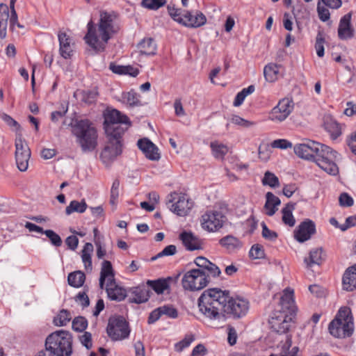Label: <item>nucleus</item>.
<instances>
[{"mask_svg": "<svg viewBox=\"0 0 356 356\" xmlns=\"http://www.w3.org/2000/svg\"><path fill=\"white\" fill-rule=\"evenodd\" d=\"M198 307L204 317L212 321L224 320L227 317L239 319L248 313L250 302L240 296H230L229 291L210 288L198 298Z\"/></svg>", "mask_w": 356, "mask_h": 356, "instance_id": "nucleus-1", "label": "nucleus"}, {"mask_svg": "<svg viewBox=\"0 0 356 356\" xmlns=\"http://www.w3.org/2000/svg\"><path fill=\"white\" fill-rule=\"evenodd\" d=\"M130 126L129 118L116 109L104 113V128L108 142L100 154L104 163H108L121 154L122 136Z\"/></svg>", "mask_w": 356, "mask_h": 356, "instance_id": "nucleus-2", "label": "nucleus"}, {"mask_svg": "<svg viewBox=\"0 0 356 356\" xmlns=\"http://www.w3.org/2000/svg\"><path fill=\"white\" fill-rule=\"evenodd\" d=\"M117 18L118 15L113 11H100L98 23L95 24L90 20L87 24L85 42L96 52L104 51L109 40L120 29L115 23Z\"/></svg>", "mask_w": 356, "mask_h": 356, "instance_id": "nucleus-3", "label": "nucleus"}, {"mask_svg": "<svg viewBox=\"0 0 356 356\" xmlns=\"http://www.w3.org/2000/svg\"><path fill=\"white\" fill-rule=\"evenodd\" d=\"M278 307L273 312L268 323L273 331L285 334L289 330L297 310L293 289L286 288L283 291Z\"/></svg>", "mask_w": 356, "mask_h": 356, "instance_id": "nucleus-4", "label": "nucleus"}, {"mask_svg": "<svg viewBox=\"0 0 356 356\" xmlns=\"http://www.w3.org/2000/svg\"><path fill=\"white\" fill-rule=\"evenodd\" d=\"M99 287L105 289L108 298L112 300L122 301L127 296L125 289L119 285L115 279V274L111 263L104 261L102 265Z\"/></svg>", "mask_w": 356, "mask_h": 356, "instance_id": "nucleus-5", "label": "nucleus"}, {"mask_svg": "<svg viewBox=\"0 0 356 356\" xmlns=\"http://www.w3.org/2000/svg\"><path fill=\"white\" fill-rule=\"evenodd\" d=\"M328 330L330 334L335 338L344 339L350 337L354 330L350 309L346 306L340 307L334 318L330 323Z\"/></svg>", "mask_w": 356, "mask_h": 356, "instance_id": "nucleus-6", "label": "nucleus"}, {"mask_svg": "<svg viewBox=\"0 0 356 356\" xmlns=\"http://www.w3.org/2000/svg\"><path fill=\"white\" fill-rule=\"evenodd\" d=\"M72 133L83 151L91 152L97 145V132L89 120H81L72 126Z\"/></svg>", "mask_w": 356, "mask_h": 356, "instance_id": "nucleus-7", "label": "nucleus"}, {"mask_svg": "<svg viewBox=\"0 0 356 356\" xmlns=\"http://www.w3.org/2000/svg\"><path fill=\"white\" fill-rule=\"evenodd\" d=\"M45 349L54 356H71L72 337L67 331L59 330L49 334L45 340Z\"/></svg>", "mask_w": 356, "mask_h": 356, "instance_id": "nucleus-8", "label": "nucleus"}, {"mask_svg": "<svg viewBox=\"0 0 356 356\" xmlns=\"http://www.w3.org/2000/svg\"><path fill=\"white\" fill-rule=\"evenodd\" d=\"M337 154V152L330 147L322 144L314 161L327 173L335 175L339 172L338 166L336 164Z\"/></svg>", "mask_w": 356, "mask_h": 356, "instance_id": "nucleus-9", "label": "nucleus"}, {"mask_svg": "<svg viewBox=\"0 0 356 356\" xmlns=\"http://www.w3.org/2000/svg\"><path fill=\"white\" fill-rule=\"evenodd\" d=\"M106 332L112 341H122L129 338L131 329L123 316H115L109 318Z\"/></svg>", "mask_w": 356, "mask_h": 356, "instance_id": "nucleus-10", "label": "nucleus"}, {"mask_svg": "<svg viewBox=\"0 0 356 356\" xmlns=\"http://www.w3.org/2000/svg\"><path fill=\"white\" fill-rule=\"evenodd\" d=\"M209 280L206 272L202 269H191L186 272L181 284L185 290L194 291L204 288Z\"/></svg>", "mask_w": 356, "mask_h": 356, "instance_id": "nucleus-11", "label": "nucleus"}, {"mask_svg": "<svg viewBox=\"0 0 356 356\" xmlns=\"http://www.w3.org/2000/svg\"><path fill=\"white\" fill-rule=\"evenodd\" d=\"M15 157L17 168L21 172H25L29 167V161L31 158V149L23 138L21 133H17L15 139Z\"/></svg>", "mask_w": 356, "mask_h": 356, "instance_id": "nucleus-12", "label": "nucleus"}, {"mask_svg": "<svg viewBox=\"0 0 356 356\" xmlns=\"http://www.w3.org/2000/svg\"><path fill=\"white\" fill-rule=\"evenodd\" d=\"M169 208L179 216H186L193 207V202L185 193L173 192L168 196Z\"/></svg>", "mask_w": 356, "mask_h": 356, "instance_id": "nucleus-13", "label": "nucleus"}, {"mask_svg": "<svg viewBox=\"0 0 356 356\" xmlns=\"http://www.w3.org/2000/svg\"><path fill=\"white\" fill-rule=\"evenodd\" d=\"M226 220V216L221 211L210 210L202 216L201 225L203 229L215 232L222 227Z\"/></svg>", "mask_w": 356, "mask_h": 356, "instance_id": "nucleus-14", "label": "nucleus"}, {"mask_svg": "<svg viewBox=\"0 0 356 356\" xmlns=\"http://www.w3.org/2000/svg\"><path fill=\"white\" fill-rule=\"evenodd\" d=\"M293 110V103L288 98H283L272 108L268 114V120L282 122L285 120Z\"/></svg>", "mask_w": 356, "mask_h": 356, "instance_id": "nucleus-15", "label": "nucleus"}, {"mask_svg": "<svg viewBox=\"0 0 356 356\" xmlns=\"http://www.w3.org/2000/svg\"><path fill=\"white\" fill-rule=\"evenodd\" d=\"M321 145L322 143L316 141L307 140L304 143L296 145L293 150L298 157L314 161L316 154L319 152Z\"/></svg>", "mask_w": 356, "mask_h": 356, "instance_id": "nucleus-16", "label": "nucleus"}, {"mask_svg": "<svg viewBox=\"0 0 356 356\" xmlns=\"http://www.w3.org/2000/svg\"><path fill=\"white\" fill-rule=\"evenodd\" d=\"M316 225L310 219H305L297 227L294 232L295 238L300 243L309 240L316 233Z\"/></svg>", "mask_w": 356, "mask_h": 356, "instance_id": "nucleus-17", "label": "nucleus"}, {"mask_svg": "<svg viewBox=\"0 0 356 356\" xmlns=\"http://www.w3.org/2000/svg\"><path fill=\"white\" fill-rule=\"evenodd\" d=\"M59 42V54L65 59H70L74 54V43L70 35L65 32L58 33Z\"/></svg>", "mask_w": 356, "mask_h": 356, "instance_id": "nucleus-18", "label": "nucleus"}, {"mask_svg": "<svg viewBox=\"0 0 356 356\" xmlns=\"http://www.w3.org/2000/svg\"><path fill=\"white\" fill-rule=\"evenodd\" d=\"M352 13H348L343 15L339 24L338 37L342 40H349L354 37L355 30L351 24Z\"/></svg>", "mask_w": 356, "mask_h": 356, "instance_id": "nucleus-19", "label": "nucleus"}, {"mask_svg": "<svg viewBox=\"0 0 356 356\" xmlns=\"http://www.w3.org/2000/svg\"><path fill=\"white\" fill-rule=\"evenodd\" d=\"M277 353H272L269 356H300L299 347L292 346V337L287 335L285 341H282L277 346Z\"/></svg>", "mask_w": 356, "mask_h": 356, "instance_id": "nucleus-20", "label": "nucleus"}, {"mask_svg": "<svg viewBox=\"0 0 356 356\" xmlns=\"http://www.w3.org/2000/svg\"><path fill=\"white\" fill-rule=\"evenodd\" d=\"M184 20L182 25L188 28H198L204 25L207 22L206 16L200 11H196L194 14L190 11H186L183 14Z\"/></svg>", "mask_w": 356, "mask_h": 356, "instance_id": "nucleus-21", "label": "nucleus"}, {"mask_svg": "<svg viewBox=\"0 0 356 356\" xmlns=\"http://www.w3.org/2000/svg\"><path fill=\"white\" fill-rule=\"evenodd\" d=\"M137 145L149 160L158 161L160 159L158 147L149 139L146 138L140 139L138 140Z\"/></svg>", "mask_w": 356, "mask_h": 356, "instance_id": "nucleus-22", "label": "nucleus"}, {"mask_svg": "<svg viewBox=\"0 0 356 356\" xmlns=\"http://www.w3.org/2000/svg\"><path fill=\"white\" fill-rule=\"evenodd\" d=\"M343 289L348 291L356 289V264L345 271L342 278Z\"/></svg>", "mask_w": 356, "mask_h": 356, "instance_id": "nucleus-23", "label": "nucleus"}, {"mask_svg": "<svg viewBox=\"0 0 356 356\" xmlns=\"http://www.w3.org/2000/svg\"><path fill=\"white\" fill-rule=\"evenodd\" d=\"M129 300L137 304L145 302L149 298V292L145 286L134 287L130 291Z\"/></svg>", "mask_w": 356, "mask_h": 356, "instance_id": "nucleus-24", "label": "nucleus"}, {"mask_svg": "<svg viewBox=\"0 0 356 356\" xmlns=\"http://www.w3.org/2000/svg\"><path fill=\"white\" fill-rule=\"evenodd\" d=\"M184 247L190 251L199 250L202 248L200 241L191 232H184L179 235Z\"/></svg>", "mask_w": 356, "mask_h": 356, "instance_id": "nucleus-25", "label": "nucleus"}, {"mask_svg": "<svg viewBox=\"0 0 356 356\" xmlns=\"http://www.w3.org/2000/svg\"><path fill=\"white\" fill-rule=\"evenodd\" d=\"M324 129L332 140L337 139L342 134L341 124L330 117L324 119Z\"/></svg>", "mask_w": 356, "mask_h": 356, "instance_id": "nucleus-26", "label": "nucleus"}, {"mask_svg": "<svg viewBox=\"0 0 356 356\" xmlns=\"http://www.w3.org/2000/svg\"><path fill=\"white\" fill-rule=\"evenodd\" d=\"M266 199L264 204L265 213L268 216H272L277 211V207L281 203L280 200L271 192H268L266 194Z\"/></svg>", "mask_w": 356, "mask_h": 356, "instance_id": "nucleus-27", "label": "nucleus"}, {"mask_svg": "<svg viewBox=\"0 0 356 356\" xmlns=\"http://www.w3.org/2000/svg\"><path fill=\"white\" fill-rule=\"evenodd\" d=\"M296 204L293 202L287 203L284 207L282 208L281 212L282 214V222L290 227H293L296 224V218L293 215V211L295 209Z\"/></svg>", "mask_w": 356, "mask_h": 356, "instance_id": "nucleus-28", "label": "nucleus"}, {"mask_svg": "<svg viewBox=\"0 0 356 356\" xmlns=\"http://www.w3.org/2000/svg\"><path fill=\"white\" fill-rule=\"evenodd\" d=\"M209 147L213 156L216 159L223 160L229 152V147L218 140L211 142Z\"/></svg>", "mask_w": 356, "mask_h": 356, "instance_id": "nucleus-29", "label": "nucleus"}, {"mask_svg": "<svg viewBox=\"0 0 356 356\" xmlns=\"http://www.w3.org/2000/svg\"><path fill=\"white\" fill-rule=\"evenodd\" d=\"M138 49L141 54L154 55L156 53V44L152 38H145L138 44Z\"/></svg>", "mask_w": 356, "mask_h": 356, "instance_id": "nucleus-30", "label": "nucleus"}, {"mask_svg": "<svg viewBox=\"0 0 356 356\" xmlns=\"http://www.w3.org/2000/svg\"><path fill=\"white\" fill-rule=\"evenodd\" d=\"M9 7L4 3H0V38L6 36L8 21L9 18Z\"/></svg>", "mask_w": 356, "mask_h": 356, "instance_id": "nucleus-31", "label": "nucleus"}, {"mask_svg": "<svg viewBox=\"0 0 356 356\" xmlns=\"http://www.w3.org/2000/svg\"><path fill=\"white\" fill-rule=\"evenodd\" d=\"M307 267H312L313 265H320L323 261V249L321 248L312 249L309 257L304 260Z\"/></svg>", "mask_w": 356, "mask_h": 356, "instance_id": "nucleus-32", "label": "nucleus"}, {"mask_svg": "<svg viewBox=\"0 0 356 356\" xmlns=\"http://www.w3.org/2000/svg\"><path fill=\"white\" fill-rule=\"evenodd\" d=\"M139 97V95L131 90L122 94V102L131 107L137 106L140 105Z\"/></svg>", "mask_w": 356, "mask_h": 356, "instance_id": "nucleus-33", "label": "nucleus"}, {"mask_svg": "<svg viewBox=\"0 0 356 356\" xmlns=\"http://www.w3.org/2000/svg\"><path fill=\"white\" fill-rule=\"evenodd\" d=\"M94 248L91 243H86L81 251V259L86 270L92 269L91 254Z\"/></svg>", "mask_w": 356, "mask_h": 356, "instance_id": "nucleus-34", "label": "nucleus"}, {"mask_svg": "<svg viewBox=\"0 0 356 356\" xmlns=\"http://www.w3.org/2000/svg\"><path fill=\"white\" fill-rule=\"evenodd\" d=\"M86 280V275L81 271L70 273L67 277L68 284L73 287L79 288L83 286Z\"/></svg>", "mask_w": 356, "mask_h": 356, "instance_id": "nucleus-35", "label": "nucleus"}, {"mask_svg": "<svg viewBox=\"0 0 356 356\" xmlns=\"http://www.w3.org/2000/svg\"><path fill=\"white\" fill-rule=\"evenodd\" d=\"M264 74L267 81L274 82L278 77L279 65L275 63L266 65L264 69Z\"/></svg>", "mask_w": 356, "mask_h": 356, "instance_id": "nucleus-36", "label": "nucleus"}, {"mask_svg": "<svg viewBox=\"0 0 356 356\" xmlns=\"http://www.w3.org/2000/svg\"><path fill=\"white\" fill-rule=\"evenodd\" d=\"M86 209L87 204L85 200H82L81 202L72 200L70 202L69 206L66 207L65 213L67 215H70L73 212L82 213L86 211Z\"/></svg>", "mask_w": 356, "mask_h": 356, "instance_id": "nucleus-37", "label": "nucleus"}, {"mask_svg": "<svg viewBox=\"0 0 356 356\" xmlns=\"http://www.w3.org/2000/svg\"><path fill=\"white\" fill-rule=\"evenodd\" d=\"M147 284L158 294L163 293L169 286L168 280L165 279L148 280Z\"/></svg>", "mask_w": 356, "mask_h": 356, "instance_id": "nucleus-38", "label": "nucleus"}, {"mask_svg": "<svg viewBox=\"0 0 356 356\" xmlns=\"http://www.w3.org/2000/svg\"><path fill=\"white\" fill-rule=\"evenodd\" d=\"M72 319L70 312L66 309H62L59 312L56 316L54 318V323L56 326H65Z\"/></svg>", "mask_w": 356, "mask_h": 356, "instance_id": "nucleus-39", "label": "nucleus"}, {"mask_svg": "<svg viewBox=\"0 0 356 356\" xmlns=\"http://www.w3.org/2000/svg\"><path fill=\"white\" fill-rule=\"evenodd\" d=\"M255 88L253 85L249 86L248 88H243L241 91L237 93V95L235 97L234 101V106H241L245 97L252 94L254 91Z\"/></svg>", "mask_w": 356, "mask_h": 356, "instance_id": "nucleus-40", "label": "nucleus"}, {"mask_svg": "<svg viewBox=\"0 0 356 356\" xmlns=\"http://www.w3.org/2000/svg\"><path fill=\"white\" fill-rule=\"evenodd\" d=\"M220 244L228 250H233L240 247V241L236 237L227 236L220 240Z\"/></svg>", "mask_w": 356, "mask_h": 356, "instance_id": "nucleus-41", "label": "nucleus"}, {"mask_svg": "<svg viewBox=\"0 0 356 356\" xmlns=\"http://www.w3.org/2000/svg\"><path fill=\"white\" fill-rule=\"evenodd\" d=\"M263 185H268L271 188H276L280 186L278 177L273 172L267 171L262 179Z\"/></svg>", "mask_w": 356, "mask_h": 356, "instance_id": "nucleus-42", "label": "nucleus"}, {"mask_svg": "<svg viewBox=\"0 0 356 356\" xmlns=\"http://www.w3.org/2000/svg\"><path fill=\"white\" fill-rule=\"evenodd\" d=\"M194 340L195 337L193 334H186L181 341H179L175 344V350L177 352L182 351L184 349L188 348Z\"/></svg>", "mask_w": 356, "mask_h": 356, "instance_id": "nucleus-43", "label": "nucleus"}, {"mask_svg": "<svg viewBox=\"0 0 356 356\" xmlns=\"http://www.w3.org/2000/svg\"><path fill=\"white\" fill-rule=\"evenodd\" d=\"M168 12L170 16L177 22L182 24L184 20V16L181 13V9L175 8V6L168 5Z\"/></svg>", "mask_w": 356, "mask_h": 356, "instance_id": "nucleus-44", "label": "nucleus"}, {"mask_svg": "<svg viewBox=\"0 0 356 356\" xmlns=\"http://www.w3.org/2000/svg\"><path fill=\"white\" fill-rule=\"evenodd\" d=\"M166 3L165 0H143L142 6L150 10H158Z\"/></svg>", "mask_w": 356, "mask_h": 356, "instance_id": "nucleus-45", "label": "nucleus"}, {"mask_svg": "<svg viewBox=\"0 0 356 356\" xmlns=\"http://www.w3.org/2000/svg\"><path fill=\"white\" fill-rule=\"evenodd\" d=\"M119 188L120 181L118 179L114 180L111 188L110 204L112 205H115L118 202L119 197Z\"/></svg>", "mask_w": 356, "mask_h": 356, "instance_id": "nucleus-46", "label": "nucleus"}, {"mask_svg": "<svg viewBox=\"0 0 356 356\" xmlns=\"http://www.w3.org/2000/svg\"><path fill=\"white\" fill-rule=\"evenodd\" d=\"M88 326L87 320L82 316L76 317L72 321V328L77 332H82Z\"/></svg>", "mask_w": 356, "mask_h": 356, "instance_id": "nucleus-47", "label": "nucleus"}, {"mask_svg": "<svg viewBox=\"0 0 356 356\" xmlns=\"http://www.w3.org/2000/svg\"><path fill=\"white\" fill-rule=\"evenodd\" d=\"M250 257L252 259H261L264 257V250L261 245H253L249 252Z\"/></svg>", "mask_w": 356, "mask_h": 356, "instance_id": "nucleus-48", "label": "nucleus"}, {"mask_svg": "<svg viewBox=\"0 0 356 356\" xmlns=\"http://www.w3.org/2000/svg\"><path fill=\"white\" fill-rule=\"evenodd\" d=\"M159 308L162 315H165L171 318H176L178 316L177 310L172 305H163Z\"/></svg>", "mask_w": 356, "mask_h": 356, "instance_id": "nucleus-49", "label": "nucleus"}, {"mask_svg": "<svg viewBox=\"0 0 356 356\" xmlns=\"http://www.w3.org/2000/svg\"><path fill=\"white\" fill-rule=\"evenodd\" d=\"M44 234L49 238L52 245L59 247L62 245V240L60 236L51 229L44 231Z\"/></svg>", "mask_w": 356, "mask_h": 356, "instance_id": "nucleus-50", "label": "nucleus"}, {"mask_svg": "<svg viewBox=\"0 0 356 356\" xmlns=\"http://www.w3.org/2000/svg\"><path fill=\"white\" fill-rule=\"evenodd\" d=\"M339 202L340 206L344 207H350L354 204L353 197L347 193H343L339 195Z\"/></svg>", "mask_w": 356, "mask_h": 356, "instance_id": "nucleus-51", "label": "nucleus"}, {"mask_svg": "<svg viewBox=\"0 0 356 356\" xmlns=\"http://www.w3.org/2000/svg\"><path fill=\"white\" fill-rule=\"evenodd\" d=\"M262 236L266 239L271 241H274L277 238V234L268 229L265 223L262 224Z\"/></svg>", "mask_w": 356, "mask_h": 356, "instance_id": "nucleus-52", "label": "nucleus"}, {"mask_svg": "<svg viewBox=\"0 0 356 356\" xmlns=\"http://www.w3.org/2000/svg\"><path fill=\"white\" fill-rule=\"evenodd\" d=\"M10 14L9 13L8 20H9L10 29H14L15 28V26H17L18 28H24V26L18 22V17H17V13L15 10V8H10Z\"/></svg>", "mask_w": 356, "mask_h": 356, "instance_id": "nucleus-53", "label": "nucleus"}, {"mask_svg": "<svg viewBox=\"0 0 356 356\" xmlns=\"http://www.w3.org/2000/svg\"><path fill=\"white\" fill-rule=\"evenodd\" d=\"M232 123L243 127H249L255 124L254 122L246 120L238 115H234L231 119Z\"/></svg>", "mask_w": 356, "mask_h": 356, "instance_id": "nucleus-54", "label": "nucleus"}, {"mask_svg": "<svg viewBox=\"0 0 356 356\" xmlns=\"http://www.w3.org/2000/svg\"><path fill=\"white\" fill-rule=\"evenodd\" d=\"M177 248L174 245H169L166 246L161 252H159L156 257L152 258V260L163 257V256H171L176 253Z\"/></svg>", "mask_w": 356, "mask_h": 356, "instance_id": "nucleus-55", "label": "nucleus"}, {"mask_svg": "<svg viewBox=\"0 0 356 356\" xmlns=\"http://www.w3.org/2000/svg\"><path fill=\"white\" fill-rule=\"evenodd\" d=\"M324 38L318 34L316 37L315 49L318 56L323 57L324 56Z\"/></svg>", "mask_w": 356, "mask_h": 356, "instance_id": "nucleus-56", "label": "nucleus"}, {"mask_svg": "<svg viewBox=\"0 0 356 356\" xmlns=\"http://www.w3.org/2000/svg\"><path fill=\"white\" fill-rule=\"evenodd\" d=\"M317 11L319 19L323 22H326L330 19V12L329 10L325 6H321L320 3L317 6Z\"/></svg>", "mask_w": 356, "mask_h": 356, "instance_id": "nucleus-57", "label": "nucleus"}, {"mask_svg": "<svg viewBox=\"0 0 356 356\" xmlns=\"http://www.w3.org/2000/svg\"><path fill=\"white\" fill-rule=\"evenodd\" d=\"M274 148L287 149L292 147V143L286 139H277L271 144Z\"/></svg>", "mask_w": 356, "mask_h": 356, "instance_id": "nucleus-58", "label": "nucleus"}, {"mask_svg": "<svg viewBox=\"0 0 356 356\" xmlns=\"http://www.w3.org/2000/svg\"><path fill=\"white\" fill-rule=\"evenodd\" d=\"M80 341L83 346L87 349L91 348L92 346V335L88 332H85L82 335L79 337Z\"/></svg>", "mask_w": 356, "mask_h": 356, "instance_id": "nucleus-59", "label": "nucleus"}, {"mask_svg": "<svg viewBox=\"0 0 356 356\" xmlns=\"http://www.w3.org/2000/svg\"><path fill=\"white\" fill-rule=\"evenodd\" d=\"M346 143L352 153L356 155V131L347 136Z\"/></svg>", "mask_w": 356, "mask_h": 356, "instance_id": "nucleus-60", "label": "nucleus"}, {"mask_svg": "<svg viewBox=\"0 0 356 356\" xmlns=\"http://www.w3.org/2000/svg\"><path fill=\"white\" fill-rule=\"evenodd\" d=\"M76 302L80 304L83 307H86L90 304L88 296L85 292H79L75 297Z\"/></svg>", "mask_w": 356, "mask_h": 356, "instance_id": "nucleus-61", "label": "nucleus"}, {"mask_svg": "<svg viewBox=\"0 0 356 356\" xmlns=\"http://www.w3.org/2000/svg\"><path fill=\"white\" fill-rule=\"evenodd\" d=\"M207 353V349L206 347L200 343L195 346L191 352V356H204Z\"/></svg>", "mask_w": 356, "mask_h": 356, "instance_id": "nucleus-62", "label": "nucleus"}, {"mask_svg": "<svg viewBox=\"0 0 356 356\" xmlns=\"http://www.w3.org/2000/svg\"><path fill=\"white\" fill-rule=\"evenodd\" d=\"M2 120L10 127H15L17 131H20L21 127L19 124L12 117L7 114H3L1 116Z\"/></svg>", "mask_w": 356, "mask_h": 356, "instance_id": "nucleus-63", "label": "nucleus"}, {"mask_svg": "<svg viewBox=\"0 0 356 356\" xmlns=\"http://www.w3.org/2000/svg\"><path fill=\"white\" fill-rule=\"evenodd\" d=\"M135 356H145V350L143 343L138 340L134 343Z\"/></svg>", "mask_w": 356, "mask_h": 356, "instance_id": "nucleus-64", "label": "nucleus"}]
</instances>
